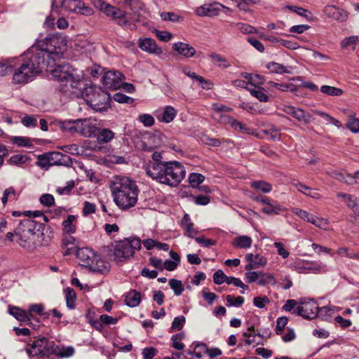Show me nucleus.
Instances as JSON below:
<instances>
[{
	"instance_id": "4c0bfd02",
	"label": "nucleus",
	"mask_w": 359,
	"mask_h": 359,
	"mask_svg": "<svg viewBox=\"0 0 359 359\" xmlns=\"http://www.w3.org/2000/svg\"><path fill=\"white\" fill-rule=\"evenodd\" d=\"M262 132L266 135L269 136L270 140L273 141L279 140L280 139V130L273 125L271 126L268 129L263 130Z\"/></svg>"
},
{
	"instance_id": "473e14b6",
	"label": "nucleus",
	"mask_w": 359,
	"mask_h": 359,
	"mask_svg": "<svg viewBox=\"0 0 359 359\" xmlns=\"http://www.w3.org/2000/svg\"><path fill=\"white\" fill-rule=\"evenodd\" d=\"M176 115L177 110L174 107L171 106H166L164 108L162 116L159 120L165 123H170L175 118Z\"/></svg>"
},
{
	"instance_id": "c85d7f7f",
	"label": "nucleus",
	"mask_w": 359,
	"mask_h": 359,
	"mask_svg": "<svg viewBox=\"0 0 359 359\" xmlns=\"http://www.w3.org/2000/svg\"><path fill=\"white\" fill-rule=\"evenodd\" d=\"M9 313L21 322H29V315L19 307L13 306L9 309Z\"/></svg>"
},
{
	"instance_id": "6e6d98bb",
	"label": "nucleus",
	"mask_w": 359,
	"mask_h": 359,
	"mask_svg": "<svg viewBox=\"0 0 359 359\" xmlns=\"http://www.w3.org/2000/svg\"><path fill=\"white\" fill-rule=\"evenodd\" d=\"M138 121L146 127H151L154 124V117L149 114H142L138 116Z\"/></svg>"
},
{
	"instance_id": "c9c22d12",
	"label": "nucleus",
	"mask_w": 359,
	"mask_h": 359,
	"mask_svg": "<svg viewBox=\"0 0 359 359\" xmlns=\"http://www.w3.org/2000/svg\"><path fill=\"white\" fill-rule=\"evenodd\" d=\"M268 84L271 86L275 87L283 92H295L297 90V86L293 83H276L273 81H269Z\"/></svg>"
},
{
	"instance_id": "603ef678",
	"label": "nucleus",
	"mask_w": 359,
	"mask_h": 359,
	"mask_svg": "<svg viewBox=\"0 0 359 359\" xmlns=\"http://www.w3.org/2000/svg\"><path fill=\"white\" fill-rule=\"evenodd\" d=\"M205 180V177L199 173H191L189 177V182L191 187H196Z\"/></svg>"
},
{
	"instance_id": "f257e3e1",
	"label": "nucleus",
	"mask_w": 359,
	"mask_h": 359,
	"mask_svg": "<svg viewBox=\"0 0 359 359\" xmlns=\"http://www.w3.org/2000/svg\"><path fill=\"white\" fill-rule=\"evenodd\" d=\"M66 43L62 39L52 36L39 40L25 54V60L38 74L53 67L65 50Z\"/></svg>"
},
{
	"instance_id": "3c124183",
	"label": "nucleus",
	"mask_w": 359,
	"mask_h": 359,
	"mask_svg": "<svg viewBox=\"0 0 359 359\" xmlns=\"http://www.w3.org/2000/svg\"><path fill=\"white\" fill-rule=\"evenodd\" d=\"M210 58L215 62L217 63L219 67H222L224 68H227L230 67V64L228 61L222 55L216 53H212L210 55Z\"/></svg>"
},
{
	"instance_id": "9b49d317",
	"label": "nucleus",
	"mask_w": 359,
	"mask_h": 359,
	"mask_svg": "<svg viewBox=\"0 0 359 359\" xmlns=\"http://www.w3.org/2000/svg\"><path fill=\"white\" fill-rule=\"evenodd\" d=\"M318 305L313 299H302L293 311L294 313L306 319H313L318 316Z\"/></svg>"
},
{
	"instance_id": "8fccbe9b",
	"label": "nucleus",
	"mask_w": 359,
	"mask_h": 359,
	"mask_svg": "<svg viewBox=\"0 0 359 359\" xmlns=\"http://www.w3.org/2000/svg\"><path fill=\"white\" fill-rule=\"evenodd\" d=\"M285 8L297 13V15L302 16L306 19L309 18L311 15L310 12L306 9L296 6H286Z\"/></svg>"
},
{
	"instance_id": "7ed1b4c3",
	"label": "nucleus",
	"mask_w": 359,
	"mask_h": 359,
	"mask_svg": "<svg viewBox=\"0 0 359 359\" xmlns=\"http://www.w3.org/2000/svg\"><path fill=\"white\" fill-rule=\"evenodd\" d=\"M144 170L154 180L170 187L177 186L186 175L184 167L178 161L148 163Z\"/></svg>"
},
{
	"instance_id": "423d86ee",
	"label": "nucleus",
	"mask_w": 359,
	"mask_h": 359,
	"mask_svg": "<svg viewBox=\"0 0 359 359\" xmlns=\"http://www.w3.org/2000/svg\"><path fill=\"white\" fill-rule=\"evenodd\" d=\"M60 126L64 131L79 133L86 137H94L97 132L96 123L90 118L64 121Z\"/></svg>"
},
{
	"instance_id": "13d9d810",
	"label": "nucleus",
	"mask_w": 359,
	"mask_h": 359,
	"mask_svg": "<svg viewBox=\"0 0 359 359\" xmlns=\"http://www.w3.org/2000/svg\"><path fill=\"white\" fill-rule=\"evenodd\" d=\"M332 311L333 310L329 306L318 307V315L321 319L328 320L332 316Z\"/></svg>"
},
{
	"instance_id": "c03bdc74",
	"label": "nucleus",
	"mask_w": 359,
	"mask_h": 359,
	"mask_svg": "<svg viewBox=\"0 0 359 359\" xmlns=\"http://www.w3.org/2000/svg\"><path fill=\"white\" fill-rule=\"evenodd\" d=\"M250 94L258 99L260 102H266L269 101V96L264 93L263 88H258L249 90Z\"/></svg>"
},
{
	"instance_id": "7c9ffc66",
	"label": "nucleus",
	"mask_w": 359,
	"mask_h": 359,
	"mask_svg": "<svg viewBox=\"0 0 359 359\" xmlns=\"http://www.w3.org/2000/svg\"><path fill=\"white\" fill-rule=\"evenodd\" d=\"M266 206L262 209V212L266 215H278L280 212L284 210V208L279 205L277 202L272 203L269 201V203H266Z\"/></svg>"
},
{
	"instance_id": "393cba45",
	"label": "nucleus",
	"mask_w": 359,
	"mask_h": 359,
	"mask_svg": "<svg viewBox=\"0 0 359 359\" xmlns=\"http://www.w3.org/2000/svg\"><path fill=\"white\" fill-rule=\"evenodd\" d=\"M88 268L94 272L104 273L109 271V264L95 255V258L92 260Z\"/></svg>"
},
{
	"instance_id": "f3484780",
	"label": "nucleus",
	"mask_w": 359,
	"mask_h": 359,
	"mask_svg": "<svg viewBox=\"0 0 359 359\" xmlns=\"http://www.w3.org/2000/svg\"><path fill=\"white\" fill-rule=\"evenodd\" d=\"M245 259L248 262L245 267L247 271L264 266L267 262L266 259L259 254L248 253Z\"/></svg>"
},
{
	"instance_id": "dca6fc26",
	"label": "nucleus",
	"mask_w": 359,
	"mask_h": 359,
	"mask_svg": "<svg viewBox=\"0 0 359 359\" xmlns=\"http://www.w3.org/2000/svg\"><path fill=\"white\" fill-rule=\"evenodd\" d=\"M67 8L71 12L90 16L93 13L91 7L86 6V4L80 0H69L67 3Z\"/></svg>"
},
{
	"instance_id": "b1692460",
	"label": "nucleus",
	"mask_w": 359,
	"mask_h": 359,
	"mask_svg": "<svg viewBox=\"0 0 359 359\" xmlns=\"http://www.w3.org/2000/svg\"><path fill=\"white\" fill-rule=\"evenodd\" d=\"M172 49L185 57H194L196 53L195 48L190 44L181 41L175 43Z\"/></svg>"
},
{
	"instance_id": "9d476101",
	"label": "nucleus",
	"mask_w": 359,
	"mask_h": 359,
	"mask_svg": "<svg viewBox=\"0 0 359 359\" xmlns=\"http://www.w3.org/2000/svg\"><path fill=\"white\" fill-rule=\"evenodd\" d=\"M34 69L31 67L29 62L24 59L22 63L13 73V82L15 84H25L32 81L37 75Z\"/></svg>"
},
{
	"instance_id": "aec40b11",
	"label": "nucleus",
	"mask_w": 359,
	"mask_h": 359,
	"mask_svg": "<svg viewBox=\"0 0 359 359\" xmlns=\"http://www.w3.org/2000/svg\"><path fill=\"white\" fill-rule=\"evenodd\" d=\"M221 8L225 6L217 2L205 4L196 9V14L199 16H215L218 15Z\"/></svg>"
},
{
	"instance_id": "412c9836",
	"label": "nucleus",
	"mask_w": 359,
	"mask_h": 359,
	"mask_svg": "<svg viewBox=\"0 0 359 359\" xmlns=\"http://www.w3.org/2000/svg\"><path fill=\"white\" fill-rule=\"evenodd\" d=\"M95 255V252L88 248H79L76 252V256L79 260L80 264L86 267H88L92 263V260H94Z\"/></svg>"
},
{
	"instance_id": "37998d69",
	"label": "nucleus",
	"mask_w": 359,
	"mask_h": 359,
	"mask_svg": "<svg viewBox=\"0 0 359 359\" xmlns=\"http://www.w3.org/2000/svg\"><path fill=\"white\" fill-rule=\"evenodd\" d=\"M346 127L353 133L359 132V118H355V114L350 115Z\"/></svg>"
},
{
	"instance_id": "20e7f679",
	"label": "nucleus",
	"mask_w": 359,
	"mask_h": 359,
	"mask_svg": "<svg viewBox=\"0 0 359 359\" xmlns=\"http://www.w3.org/2000/svg\"><path fill=\"white\" fill-rule=\"evenodd\" d=\"M114 202L122 210L134 207L137 202L139 189L136 182L126 176H115L110 182Z\"/></svg>"
},
{
	"instance_id": "f704fd0d",
	"label": "nucleus",
	"mask_w": 359,
	"mask_h": 359,
	"mask_svg": "<svg viewBox=\"0 0 359 359\" xmlns=\"http://www.w3.org/2000/svg\"><path fill=\"white\" fill-rule=\"evenodd\" d=\"M53 355H56L60 357H70L74 353V349L72 346L68 347H60V346L55 345L54 346Z\"/></svg>"
},
{
	"instance_id": "774afa93",
	"label": "nucleus",
	"mask_w": 359,
	"mask_h": 359,
	"mask_svg": "<svg viewBox=\"0 0 359 359\" xmlns=\"http://www.w3.org/2000/svg\"><path fill=\"white\" fill-rule=\"evenodd\" d=\"M114 100L119 103H133V99L121 93H116L114 95Z\"/></svg>"
},
{
	"instance_id": "2eb2a0df",
	"label": "nucleus",
	"mask_w": 359,
	"mask_h": 359,
	"mask_svg": "<svg viewBox=\"0 0 359 359\" xmlns=\"http://www.w3.org/2000/svg\"><path fill=\"white\" fill-rule=\"evenodd\" d=\"M283 111L304 124L310 123L313 119L309 112L300 108L286 105L283 107Z\"/></svg>"
},
{
	"instance_id": "72a5a7b5",
	"label": "nucleus",
	"mask_w": 359,
	"mask_h": 359,
	"mask_svg": "<svg viewBox=\"0 0 359 359\" xmlns=\"http://www.w3.org/2000/svg\"><path fill=\"white\" fill-rule=\"evenodd\" d=\"M292 185L295 187L299 191H301L304 194L310 196L313 198H319V194L316 191H313L311 190L310 187L306 185H304L300 182H293Z\"/></svg>"
},
{
	"instance_id": "bf43d9fd",
	"label": "nucleus",
	"mask_w": 359,
	"mask_h": 359,
	"mask_svg": "<svg viewBox=\"0 0 359 359\" xmlns=\"http://www.w3.org/2000/svg\"><path fill=\"white\" fill-rule=\"evenodd\" d=\"M226 306H241L244 302V298L243 297H233L231 295L226 296Z\"/></svg>"
},
{
	"instance_id": "4468645a",
	"label": "nucleus",
	"mask_w": 359,
	"mask_h": 359,
	"mask_svg": "<svg viewBox=\"0 0 359 359\" xmlns=\"http://www.w3.org/2000/svg\"><path fill=\"white\" fill-rule=\"evenodd\" d=\"M123 74L118 71L110 70L102 76L103 85L109 89L116 90L123 86Z\"/></svg>"
},
{
	"instance_id": "5fc2aeb1",
	"label": "nucleus",
	"mask_w": 359,
	"mask_h": 359,
	"mask_svg": "<svg viewBox=\"0 0 359 359\" xmlns=\"http://www.w3.org/2000/svg\"><path fill=\"white\" fill-rule=\"evenodd\" d=\"M43 306L42 304H32L29 306V312L27 313L29 315L30 319L33 318V313H36L39 316H46L49 315V313H43Z\"/></svg>"
},
{
	"instance_id": "bb28decb",
	"label": "nucleus",
	"mask_w": 359,
	"mask_h": 359,
	"mask_svg": "<svg viewBox=\"0 0 359 359\" xmlns=\"http://www.w3.org/2000/svg\"><path fill=\"white\" fill-rule=\"evenodd\" d=\"M76 216L69 215L67 216V219L62 222V231L65 235L72 234L76 231V227L74 223L76 222Z\"/></svg>"
},
{
	"instance_id": "ddd939ff",
	"label": "nucleus",
	"mask_w": 359,
	"mask_h": 359,
	"mask_svg": "<svg viewBox=\"0 0 359 359\" xmlns=\"http://www.w3.org/2000/svg\"><path fill=\"white\" fill-rule=\"evenodd\" d=\"M48 69L55 80L65 82V83L76 72L75 69L69 64H57V61L55 62V65L53 67L49 68Z\"/></svg>"
},
{
	"instance_id": "cd10ccee",
	"label": "nucleus",
	"mask_w": 359,
	"mask_h": 359,
	"mask_svg": "<svg viewBox=\"0 0 359 359\" xmlns=\"http://www.w3.org/2000/svg\"><path fill=\"white\" fill-rule=\"evenodd\" d=\"M126 304L130 307L137 306L141 302L140 293L135 290H130L125 297Z\"/></svg>"
},
{
	"instance_id": "680f3d73",
	"label": "nucleus",
	"mask_w": 359,
	"mask_h": 359,
	"mask_svg": "<svg viewBox=\"0 0 359 359\" xmlns=\"http://www.w3.org/2000/svg\"><path fill=\"white\" fill-rule=\"evenodd\" d=\"M124 5L135 13L142 8V4L140 0H125Z\"/></svg>"
},
{
	"instance_id": "5701e85b",
	"label": "nucleus",
	"mask_w": 359,
	"mask_h": 359,
	"mask_svg": "<svg viewBox=\"0 0 359 359\" xmlns=\"http://www.w3.org/2000/svg\"><path fill=\"white\" fill-rule=\"evenodd\" d=\"M69 83V86L72 88V92L74 93L81 95L82 96H85V90L87 88H85L81 79V76L76 73H74L72 77L68 80V81L65 83L67 85Z\"/></svg>"
},
{
	"instance_id": "2f4dec72",
	"label": "nucleus",
	"mask_w": 359,
	"mask_h": 359,
	"mask_svg": "<svg viewBox=\"0 0 359 359\" xmlns=\"http://www.w3.org/2000/svg\"><path fill=\"white\" fill-rule=\"evenodd\" d=\"M252 241L248 236L236 237L232 242V245L238 248H248L252 245Z\"/></svg>"
},
{
	"instance_id": "79ce46f5",
	"label": "nucleus",
	"mask_w": 359,
	"mask_h": 359,
	"mask_svg": "<svg viewBox=\"0 0 359 359\" xmlns=\"http://www.w3.org/2000/svg\"><path fill=\"white\" fill-rule=\"evenodd\" d=\"M325 266H326L325 265L323 264L320 262H308L305 263L303 268L304 269L307 270L308 271L316 273V272L320 271L322 269L325 268Z\"/></svg>"
},
{
	"instance_id": "39448f33",
	"label": "nucleus",
	"mask_w": 359,
	"mask_h": 359,
	"mask_svg": "<svg viewBox=\"0 0 359 359\" xmlns=\"http://www.w3.org/2000/svg\"><path fill=\"white\" fill-rule=\"evenodd\" d=\"M141 249V240L137 237H129L116 243L114 248V261L123 262L135 255V250Z\"/></svg>"
},
{
	"instance_id": "0e129e2a",
	"label": "nucleus",
	"mask_w": 359,
	"mask_h": 359,
	"mask_svg": "<svg viewBox=\"0 0 359 359\" xmlns=\"http://www.w3.org/2000/svg\"><path fill=\"white\" fill-rule=\"evenodd\" d=\"M40 203L46 207H51L55 204V198L53 195L50 194H43L40 197Z\"/></svg>"
},
{
	"instance_id": "e433bc0d",
	"label": "nucleus",
	"mask_w": 359,
	"mask_h": 359,
	"mask_svg": "<svg viewBox=\"0 0 359 359\" xmlns=\"http://www.w3.org/2000/svg\"><path fill=\"white\" fill-rule=\"evenodd\" d=\"M267 68L273 73L276 74H290V71L288 67L277 62H269L266 65Z\"/></svg>"
},
{
	"instance_id": "864d4df0",
	"label": "nucleus",
	"mask_w": 359,
	"mask_h": 359,
	"mask_svg": "<svg viewBox=\"0 0 359 359\" xmlns=\"http://www.w3.org/2000/svg\"><path fill=\"white\" fill-rule=\"evenodd\" d=\"M212 118L218 123L222 124H231V121L233 118L223 113H214L212 115Z\"/></svg>"
},
{
	"instance_id": "6e6552de",
	"label": "nucleus",
	"mask_w": 359,
	"mask_h": 359,
	"mask_svg": "<svg viewBox=\"0 0 359 359\" xmlns=\"http://www.w3.org/2000/svg\"><path fill=\"white\" fill-rule=\"evenodd\" d=\"M54 346L53 341L49 342L48 338L40 337L34 340L26 351L29 356H49L53 355Z\"/></svg>"
},
{
	"instance_id": "58836bf2",
	"label": "nucleus",
	"mask_w": 359,
	"mask_h": 359,
	"mask_svg": "<svg viewBox=\"0 0 359 359\" xmlns=\"http://www.w3.org/2000/svg\"><path fill=\"white\" fill-rule=\"evenodd\" d=\"M66 303L67 306L73 309L75 307L76 293L72 288L68 287L65 290Z\"/></svg>"
},
{
	"instance_id": "ea45409f",
	"label": "nucleus",
	"mask_w": 359,
	"mask_h": 359,
	"mask_svg": "<svg viewBox=\"0 0 359 359\" xmlns=\"http://www.w3.org/2000/svg\"><path fill=\"white\" fill-rule=\"evenodd\" d=\"M169 285L177 296L180 295L184 290L182 281L175 278H172L169 280Z\"/></svg>"
},
{
	"instance_id": "e2e57ef3",
	"label": "nucleus",
	"mask_w": 359,
	"mask_h": 359,
	"mask_svg": "<svg viewBox=\"0 0 359 359\" xmlns=\"http://www.w3.org/2000/svg\"><path fill=\"white\" fill-rule=\"evenodd\" d=\"M288 323V318L287 317H279L276 321V333L278 335L282 334L284 328Z\"/></svg>"
},
{
	"instance_id": "49530a36",
	"label": "nucleus",
	"mask_w": 359,
	"mask_h": 359,
	"mask_svg": "<svg viewBox=\"0 0 359 359\" xmlns=\"http://www.w3.org/2000/svg\"><path fill=\"white\" fill-rule=\"evenodd\" d=\"M358 41L359 39L358 36H351L344 39L341 41V46L344 49L351 46L352 48L354 50L355 48V46Z\"/></svg>"
},
{
	"instance_id": "a878e982",
	"label": "nucleus",
	"mask_w": 359,
	"mask_h": 359,
	"mask_svg": "<svg viewBox=\"0 0 359 359\" xmlns=\"http://www.w3.org/2000/svg\"><path fill=\"white\" fill-rule=\"evenodd\" d=\"M97 141L100 144H105L109 142L114 137V133L109 128H98L95 135Z\"/></svg>"
},
{
	"instance_id": "a18cd8bd",
	"label": "nucleus",
	"mask_w": 359,
	"mask_h": 359,
	"mask_svg": "<svg viewBox=\"0 0 359 359\" xmlns=\"http://www.w3.org/2000/svg\"><path fill=\"white\" fill-rule=\"evenodd\" d=\"M259 275L257 282L259 285L263 286L269 283L274 285L276 283V280L273 276L263 273H259Z\"/></svg>"
},
{
	"instance_id": "a211bd4d",
	"label": "nucleus",
	"mask_w": 359,
	"mask_h": 359,
	"mask_svg": "<svg viewBox=\"0 0 359 359\" xmlns=\"http://www.w3.org/2000/svg\"><path fill=\"white\" fill-rule=\"evenodd\" d=\"M100 9L107 16L110 17L115 21H117L118 18H121L126 15V11L104 2H100Z\"/></svg>"
},
{
	"instance_id": "f8f14e48",
	"label": "nucleus",
	"mask_w": 359,
	"mask_h": 359,
	"mask_svg": "<svg viewBox=\"0 0 359 359\" xmlns=\"http://www.w3.org/2000/svg\"><path fill=\"white\" fill-rule=\"evenodd\" d=\"M39 165L42 167L49 166L53 164L58 165H69L71 162L70 158L60 152L48 153L40 155L38 157Z\"/></svg>"
},
{
	"instance_id": "de8ad7c7",
	"label": "nucleus",
	"mask_w": 359,
	"mask_h": 359,
	"mask_svg": "<svg viewBox=\"0 0 359 359\" xmlns=\"http://www.w3.org/2000/svg\"><path fill=\"white\" fill-rule=\"evenodd\" d=\"M161 18L164 21H171L173 22H180L183 18L172 12H163L161 13Z\"/></svg>"
},
{
	"instance_id": "1a4fd4ad",
	"label": "nucleus",
	"mask_w": 359,
	"mask_h": 359,
	"mask_svg": "<svg viewBox=\"0 0 359 359\" xmlns=\"http://www.w3.org/2000/svg\"><path fill=\"white\" fill-rule=\"evenodd\" d=\"M85 96L88 97V102L92 107L97 111L104 109L105 104L109 100L108 94L101 89H96L90 86L85 90Z\"/></svg>"
},
{
	"instance_id": "69168bd1",
	"label": "nucleus",
	"mask_w": 359,
	"mask_h": 359,
	"mask_svg": "<svg viewBox=\"0 0 359 359\" xmlns=\"http://www.w3.org/2000/svg\"><path fill=\"white\" fill-rule=\"evenodd\" d=\"M227 276H226L222 270H217L213 274V281L217 285H221L226 283Z\"/></svg>"
},
{
	"instance_id": "052dcab7",
	"label": "nucleus",
	"mask_w": 359,
	"mask_h": 359,
	"mask_svg": "<svg viewBox=\"0 0 359 359\" xmlns=\"http://www.w3.org/2000/svg\"><path fill=\"white\" fill-rule=\"evenodd\" d=\"M22 123L25 127H36L37 126V118L34 116L26 115L22 118Z\"/></svg>"
},
{
	"instance_id": "6ab92c4d",
	"label": "nucleus",
	"mask_w": 359,
	"mask_h": 359,
	"mask_svg": "<svg viewBox=\"0 0 359 359\" xmlns=\"http://www.w3.org/2000/svg\"><path fill=\"white\" fill-rule=\"evenodd\" d=\"M323 11L328 18H332L337 21L344 22L348 18L346 11L334 5L325 6Z\"/></svg>"
},
{
	"instance_id": "338daca9",
	"label": "nucleus",
	"mask_w": 359,
	"mask_h": 359,
	"mask_svg": "<svg viewBox=\"0 0 359 359\" xmlns=\"http://www.w3.org/2000/svg\"><path fill=\"white\" fill-rule=\"evenodd\" d=\"M184 337L183 333H179L172 336L171 340L172 341V347L176 348L177 350H182L184 347V344L180 343V341Z\"/></svg>"
},
{
	"instance_id": "a19ab883",
	"label": "nucleus",
	"mask_w": 359,
	"mask_h": 359,
	"mask_svg": "<svg viewBox=\"0 0 359 359\" xmlns=\"http://www.w3.org/2000/svg\"><path fill=\"white\" fill-rule=\"evenodd\" d=\"M320 91L324 94L332 96H340L343 93V90L341 88L326 85L321 86Z\"/></svg>"
},
{
	"instance_id": "09e8293b",
	"label": "nucleus",
	"mask_w": 359,
	"mask_h": 359,
	"mask_svg": "<svg viewBox=\"0 0 359 359\" xmlns=\"http://www.w3.org/2000/svg\"><path fill=\"white\" fill-rule=\"evenodd\" d=\"M337 197L344 198L346 205L352 210H353L357 205V198L354 196L339 193L337 194Z\"/></svg>"
},
{
	"instance_id": "c756f323",
	"label": "nucleus",
	"mask_w": 359,
	"mask_h": 359,
	"mask_svg": "<svg viewBox=\"0 0 359 359\" xmlns=\"http://www.w3.org/2000/svg\"><path fill=\"white\" fill-rule=\"evenodd\" d=\"M250 187L264 194H268L272 190V185L264 180L253 181L250 183Z\"/></svg>"
},
{
	"instance_id": "4be33fe9",
	"label": "nucleus",
	"mask_w": 359,
	"mask_h": 359,
	"mask_svg": "<svg viewBox=\"0 0 359 359\" xmlns=\"http://www.w3.org/2000/svg\"><path fill=\"white\" fill-rule=\"evenodd\" d=\"M140 48L149 53L161 54V48L157 46L156 41L151 38H145L139 39Z\"/></svg>"
},
{
	"instance_id": "4d7b16f0",
	"label": "nucleus",
	"mask_w": 359,
	"mask_h": 359,
	"mask_svg": "<svg viewBox=\"0 0 359 359\" xmlns=\"http://www.w3.org/2000/svg\"><path fill=\"white\" fill-rule=\"evenodd\" d=\"M186 318L184 316H181L174 318L172 326L170 327L171 332L175 330H180L184 327Z\"/></svg>"
},
{
	"instance_id": "0eeeda50",
	"label": "nucleus",
	"mask_w": 359,
	"mask_h": 359,
	"mask_svg": "<svg viewBox=\"0 0 359 359\" xmlns=\"http://www.w3.org/2000/svg\"><path fill=\"white\" fill-rule=\"evenodd\" d=\"M163 136L161 133H144L134 139L135 147L138 151L151 152L163 144Z\"/></svg>"
},
{
	"instance_id": "f03ea898",
	"label": "nucleus",
	"mask_w": 359,
	"mask_h": 359,
	"mask_svg": "<svg viewBox=\"0 0 359 359\" xmlns=\"http://www.w3.org/2000/svg\"><path fill=\"white\" fill-rule=\"evenodd\" d=\"M44 225L31 218H26L20 222L14 232H8L6 239L15 242L27 250H33L41 245Z\"/></svg>"
}]
</instances>
